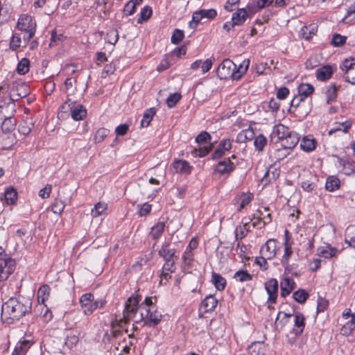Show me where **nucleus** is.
<instances>
[{"mask_svg": "<svg viewBox=\"0 0 355 355\" xmlns=\"http://www.w3.org/2000/svg\"><path fill=\"white\" fill-rule=\"evenodd\" d=\"M141 300L139 295H132L127 300L123 311V317L119 320V324H127L130 320L135 322L144 321V325L154 327L157 325L162 318V315L157 309H146L144 306L137 307Z\"/></svg>", "mask_w": 355, "mask_h": 355, "instance_id": "nucleus-1", "label": "nucleus"}, {"mask_svg": "<svg viewBox=\"0 0 355 355\" xmlns=\"http://www.w3.org/2000/svg\"><path fill=\"white\" fill-rule=\"evenodd\" d=\"M32 300L18 295L11 297L1 306V318L7 324H12L31 313Z\"/></svg>", "mask_w": 355, "mask_h": 355, "instance_id": "nucleus-2", "label": "nucleus"}, {"mask_svg": "<svg viewBox=\"0 0 355 355\" xmlns=\"http://www.w3.org/2000/svg\"><path fill=\"white\" fill-rule=\"evenodd\" d=\"M236 64L230 59H225L218 66L216 73L220 79L232 78L234 80Z\"/></svg>", "mask_w": 355, "mask_h": 355, "instance_id": "nucleus-3", "label": "nucleus"}, {"mask_svg": "<svg viewBox=\"0 0 355 355\" xmlns=\"http://www.w3.org/2000/svg\"><path fill=\"white\" fill-rule=\"evenodd\" d=\"M67 106L70 108L71 116L75 121L83 120L87 116V111L84 106L76 105V103L71 101L69 98L62 105V108L64 110Z\"/></svg>", "mask_w": 355, "mask_h": 355, "instance_id": "nucleus-4", "label": "nucleus"}, {"mask_svg": "<svg viewBox=\"0 0 355 355\" xmlns=\"http://www.w3.org/2000/svg\"><path fill=\"white\" fill-rule=\"evenodd\" d=\"M340 69L345 73L347 82L355 85V59H346L340 66Z\"/></svg>", "mask_w": 355, "mask_h": 355, "instance_id": "nucleus-5", "label": "nucleus"}, {"mask_svg": "<svg viewBox=\"0 0 355 355\" xmlns=\"http://www.w3.org/2000/svg\"><path fill=\"white\" fill-rule=\"evenodd\" d=\"M15 261L10 257L1 258L0 259V281L6 280L14 271Z\"/></svg>", "mask_w": 355, "mask_h": 355, "instance_id": "nucleus-6", "label": "nucleus"}, {"mask_svg": "<svg viewBox=\"0 0 355 355\" xmlns=\"http://www.w3.org/2000/svg\"><path fill=\"white\" fill-rule=\"evenodd\" d=\"M265 288L268 295V303L275 304L278 295V282L276 279H270L265 283Z\"/></svg>", "mask_w": 355, "mask_h": 355, "instance_id": "nucleus-7", "label": "nucleus"}, {"mask_svg": "<svg viewBox=\"0 0 355 355\" xmlns=\"http://www.w3.org/2000/svg\"><path fill=\"white\" fill-rule=\"evenodd\" d=\"M235 168V164L230 160V158H225L218 162L215 166V172L220 175H229Z\"/></svg>", "mask_w": 355, "mask_h": 355, "instance_id": "nucleus-8", "label": "nucleus"}, {"mask_svg": "<svg viewBox=\"0 0 355 355\" xmlns=\"http://www.w3.org/2000/svg\"><path fill=\"white\" fill-rule=\"evenodd\" d=\"M17 27L23 31L35 30L36 24L31 15H21L18 19Z\"/></svg>", "mask_w": 355, "mask_h": 355, "instance_id": "nucleus-9", "label": "nucleus"}, {"mask_svg": "<svg viewBox=\"0 0 355 355\" xmlns=\"http://www.w3.org/2000/svg\"><path fill=\"white\" fill-rule=\"evenodd\" d=\"M277 250V242L275 239H269L266 243L261 248L260 253L264 256L265 258L271 259L276 255Z\"/></svg>", "mask_w": 355, "mask_h": 355, "instance_id": "nucleus-10", "label": "nucleus"}, {"mask_svg": "<svg viewBox=\"0 0 355 355\" xmlns=\"http://www.w3.org/2000/svg\"><path fill=\"white\" fill-rule=\"evenodd\" d=\"M300 139V137L297 132L289 131L282 141V146L284 149H293L298 144Z\"/></svg>", "mask_w": 355, "mask_h": 355, "instance_id": "nucleus-11", "label": "nucleus"}, {"mask_svg": "<svg viewBox=\"0 0 355 355\" xmlns=\"http://www.w3.org/2000/svg\"><path fill=\"white\" fill-rule=\"evenodd\" d=\"M318 178L316 175L311 173H309L306 177L302 178L301 182V187L304 191L311 192L315 189L318 182Z\"/></svg>", "mask_w": 355, "mask_h": 355, "instance_id": "nucleus-12", "label": "nucleus"}, {"mask_svg": "<svg viewBox=\"0 0 355 355\" xmlns=\"http://www.w3.org/2000/svg\"><path fill=\"white\" fill-rule=\"evenodd\" d=\"M16 143V137L13 133H0V148L10 149Z\"/></svg>", "mask_w": 355, "mask_h": 355, "instance_id": "nucleus-13", "label": "nucleus"}, {"mask_svg": "<svg viewBox=\"0 0 355 355\" xmlns=\"http://www.w3.org/2000/svg\"><path fill=\"white\" fill-rule=\"evenodd\" d=\"M295 283L290 277H285L280 283L281 293L280 295L282 297L288 295L291 291L295 288Z\"/></svg>", "mask_w": 355, "mask_h": 355, "instance_id": "nucleus-14", "label": "nucleus"}, {"mask_svg": "<svg viewBox=\"0 0 355 355\" xmlns=\"http://www.w3.org/2000/svg\"><path fill=\"white\" fill-rule=\"evenodd\" d=\"M172 165L177 173L183 174H189L192 168L189 163L183 159H175Z\"/></svg>", "mask_w": 355, "mask_h": 355, "instance_id": "nucleus-15", "label": "nucleus"}, {"mask_svg": "<svg viewBox=\"0 0 355 355\" xmlns=\"http://www.w3.org/2000/svg\"><path fill=\"white\" fill-rule=\"evenodd\" d=\"M175 253V250L170 248V243L168 242L164 243L158 251V254L164 259V261L168 259H173Z\"/></svg>", "mask_w": 355, "mask_h": 355, "instance_id": "nucleus-16", "label": "nucleus"}, {"mask_svg": "<svg viewBox=\"0 0 355 355\" xmlns=\"http://www.w3.org/2000/svg\"><path fill=\"white\" fill-rule=\"evenodd\" d=\"M333 74V70L331 66L325 65L320 67L316 71V78L321 81L329 80Z\"/></svg>", "mask_w": 355, "mask_h": 355, "instance_id": "nucleus-17", "label": "nucleus"}, {"mask_svg": "<svg viewBox=\"0 0 355 355\" xmlns=\"http://www.w3.org/2000/svg\"><path fill=\"white\" fill-rule=\"evenodd\" d=\"M317 141L312 136H306L302 138L300 147L306 152H311L316 147Z\"/></svg>", "mask_w": 355, "mask_h": 355, "instance_id": "nucleus-18", "label": "nucleus"}, {"mask_svg": "<svg viewBox=\"0 0 355 355\" xmlns=\"http://www.w3.org/2000/svg\"><path fill=\"white\" fill-rule=\"evenodd\" d=\"M31 346V343L28 340H24L17 343L12 355H26Z\"/></svg>", "mask_w": 355, "mask_h": 355, "instance_id": "nucleus-19", "label": "nucleus"}, {"mask_svg": "<svg viewBox=\"0 0 355 355\" xmlns=\"http://www.w3.org/2000/svg\"><path fill=\"white\" fill-rule=\"evenodd\" d=\"M218 300L212 295L207 296L201 302V308L204 309L205 313H208L214 311L216 307Z\"/></svg>", "mask_w": 355, "mask_h": 355, "instance_id": "nucleus-20", "label": "nucleus"}, {"mask_svg": "<svg viewBox=\"0 0 355 355\" xmlns=\"http://www.w3.org/2000/svg\"><path fill=\"white\" fill-rule=\"evenodd\" d=\"M11 96L15 97L13 100L17 101L21 98H24L28 94L27 86L26 85H17L14 86L11 90Z\"/></svg>", "mask_w": 355, "mask_h": 355, "instance_id": "nucleus-21", "label": "nucleus"}, {"mask_svg": "<svg viewBox=\"0 0 355 355\" xmlns=\"http://www.w3.org/2000/svg\"><path fill=\"white\" fill-rule=\"evenodd\" d=\"M254 137V132L252 128H247L241 130L236 136L237 143H245Z\"/></svg>", "mask_w": 355, "mask_h": 355, "instance_id": "nucleus-22", "label": "nucleus"}, {"mask_svg": "<svg viewBox=\"0 0 355 355\" xmlns=\"http://www.w3.org/2000/svg\"><path fill=\"white\" fill-rule=\"evenodd\" d=\"M247 17L248 12L245 9H239L232 15V20L233 21V24H235V26L242 25L245 21Z\"/></svg>", "mask_w": 355, "mask_h": 355, "instance_id": "nucleus-23", "label": "nucleus"}, {"mask_svg": "<svg viewBox=\"0 0 355 355\" xmlns=\"http://www.w3.org/2000/svg\"><path fill=\"white\" fill-rule=\"evenodd\" d=\"M289 131L290 130L288 127L284 125L283 124H277L273 127L272 135L273 137H276L279 140L282 141L286 135H288Z\"/></svg>", "mask_w": 355, "mask_h": 355, "instance_id": "nucleus-24", "label": "nucleus"}, {"mask_svg": "<svg viewBox=\"0 0 355 355\" xmlns=\"http://www.w3.org/2000/svg\"><path fill=\"white\" fill-rule=\"evenodd\" d=\"M211 282L218 291H223L226 286V280L220 274L213 272Z\"/></svg>", "mask_w": 355, "mask_h": 355, "instance_id": "nucleus-25", "label": "nucleus"}, {"mask_svg": "<svg viewBox=\"0 0 355 355\" xmlns=\"http://www.w3.org/2000/svg\"><path fill=\"white\" fill-rule=\"evenodd\" d=\"M16 125V120L12 117H6L1 123V132L12 133Z\"/></svg>", "mask_w": 355, "mask_h": 355, "instance_id": "nucleus-26", "label": "nucleus"}, {"mask_svg": "<svg viewBox=\"0 0 355 355\" xmlns=\"http://www.w3.org/2000/svg\"><path fill=\"white\" fill-rule=\"evenodd\" d=\"M340 187V180L336 176L327 178L325 184V189L331 192L338 190Z\"/></svg>", "mask_w": 355, "mask_h": 355, "instance_id": "nucleus-27", "label": "nucleus"}, {"mask_svg": "<svg viewBox=\"0 0 355 355\" xmlns=\"http://www.w3.org/2000/svg\"><path fill=\"white\" fill-rule=\"evenodd\" d=\"M107 209V204L104 202H98L96 203L91 211L92 216L94 218L98 217L106 214Z\"/></svg>", "mask_w": 355, "mask_h": 355, "instance_id": "nucleus-28", "label": "nucleus"}, {"mask_svg": "<svg viewBox=\"0 0 355 355\" xmlns=\"http://www.w3.org/2000/svg\"><path fill=\"white\" fill-rule=\"evenodd\" d=\"M143 0H130L124 6L123 13L126 16L133 15L135 11L137 6L142 3Z\"/></svg>", "mask_w": 355, "mask_h": 355, "instance_id": "nucleus-29", "label": "nucleus"}, {"mask_svg": "<svg viewBox=\"0 0 355 355\" xmlns=\"http://www.w3.org/2000/svg\"><path fill=\"white\" fill-rule=\"evenodd\" d=\"M345 241L349 247L355 248V225L349 226L347 228Z\"/></svg>", "mask_w": 355, "mask_h": 355, "instance_id": "nucleus-30", "label": "nucleus"}, {"mask_svg": "<svg viewBox=\"0 0 355 355\" xmlns=\"http://www.w3.org/2000/svg\"><path fill=\"white\" fill-rule=\"evenodd\" d=\"M304 320L305 318L302 313H297L295 315V327H296L295 329V333L296 335H300L303 332L304 328L305 327Z\"/></svg>", "mask_w": 355, "mask_h": 355, "instance_id": "nucleus-31", "label": "nucleus"}, {"mask_svg": "<svg viewBox=\"0 0 355 355\" xmlns=\"http://www.w3.org/2000/svg\"><path fill=\"white\" fill-rule=\"evenodd\" d=\"M299 96L303 98L311 95L314 92V87L309 83H302L298 87Z\"/></svg>", "mask_w": 355, "mask_h": 355, "instance_id": "nucleus-32", "label": "nucleus"}, {"mask_svg": "<svg viewBox=\"0 0 355 355\" xmlns=\"http://www.w3.org/2000/svg\"><path fill=\"white\" fill-rule=\"evenodd\" d=\"M165 224L164 222H159L152 228L150 236L153 240L158 239L164 231Z\"/></svg>", "mask_w": 355, "mask_h": 355, "instance_id": "nucleus-33", "label": "nucleus"}, {"mask_svg": "<svg viewBox=\"0 0 355 355\" xmlns=\"http://www.w3.org/2000/svg\"><path fill=\"white\" fill-rule=\"evenodd\" d=\"M250 65L249 60H244L235 69L234 80H239L247 71Z\"/></svg>", "mask_w": 355, "mask_h": 355, "instance_id": "nucleus-34", "label": "nucleus"}, {"mask_svg": "<svg viewBox=\"0 0 355 355\" xmlns=\"http://www.w3.org/2000/svg\"><path fill=\"white\" fill-rule=\"evenodd\" d=\"M17 199V192L12 188H8L4 193V200L8 205H13Z\"/></svg>", "mask_w": 355, "mask_h": 355, "instance_id": "nucleus-35", "label": "nucleus"}, {"mask_svg": "<svg viewBox=\"0 0 355 355\" xmlns=\"http://www.w3.org/2000/svg\"><path fill=\"white\" fill-rule=\"evenodd\" d=\"M338 250L335 248L327 246L325 248H320L318 250V255L325 259L331 258L335 257Z\"/></svg>", "mask_w": 355, "mask_h": 355, "instance_id": "nucleus-36", "label": "nucleus"}, {"mask_svg": "<svg viewBox=\"0 0 355 355\" xmlns=\"http://www.w3.org/2000/svg\"><path fill=\"white\" fill-rule=\"evenodd\" d=\"M33 127H34V123L32 122V121L31 119H27V120L23 121L19 124L18 130L20 134L26 136L31 132V131Z\"/></svg>", "mask_w": 355, "mask_h": 355, "instance_id": "nucleus-37", "label": "nucleus"}, {"mask_svg": "<svg viewBox=\"0 0 355 355\" xmlns=\"http://www.w3.org/2000/svg\"><path fill=\"white\" fill-rule=\"evenodd\" d=\"M155 113L156 111L153 107L146 110L144 113L143 119L141 121V125L142 127H147L150 124Z\"/></svg>", "mask_w": 355, "mask_h": 355, "instance_id": "nucleus-38", "label": "nucleus"}, {"mask_svg": "<svg viewBox=\"0 0 355 355\" xmlns=\"http://www.w3.org/2000/svg\"><path fill=\"white\" fill-rule=\"evenodd\" d=\"M30 67V61L28 58H22L17 66V71L21 75H24L28 72Z\"/></svg>", "mask_w": 355, "mask_h": 355, "instance_id": "nucleus-39", "label": "nucleus"}, {"mask_svg": "<svg viewBox=\"0 0 355 355\" xmlns=\"http://www.w3.org/2000/svg\"><path fill=\"white\" fill-rule=\"evenodd\" d=\"M250 231V224L246 223L242 226H239L235 230L236 240H241Z\"/></svg>", "mask_w": 355, "mask_h": 355, "instance_id": "nucleus-40", "label": "nucleus"}, {"mask_svg": "<svg viewBox=\"0 0 355 355\" xmlns=\"http://www.w3.org/2000/svg\"><path fill=\"white\" fill-rule=\"evenodd\" d=\"M327 103L329 104L337 98V87L334 84L329 85L326 91Z\"/></svg>", "mask_w": 355, "mask_h": 355, "instance_id": "nucleus-41", "label": "nucleus"}, {"mask_svg": "<svg viewBox=\"0 0 355 355\" xmlns=\"http://www.w3.org/2000/svg\"><path fill=\"white\" fill-rule=\"evenodd\" d=\"M309 295L304 289H299L293 294V299L300 304H304L308 299Z\"/></svg>", "mask_w": 355, "mask_h": 355, "instance_id": "nucleus-42", "label": "nucleus"}, {"mask_svg": "<svg viewBox=\"0 0 355 355\" xmlns=\"http://www.w3.org/2000/svg\"><path fill=\"white\" fill-rule=\"evenodd\" d=\"M254 145L256 150H258L259 152L262 151L267 144L266 137L263 135L260 134L258 136L254 137Z\"/></svg>", "mask_w": 355, "mask_h": 355, "instance_id": "nucleus-43", "label": "nucleus"}, {"mask_svg": "<svg viewBox=\"0 0 355 355\" xmlns=\"http://www.w3.org/2000/svg\"><path fill=\"white\" fill-rule=\"evenodd\" d=\"M105 304V300H99L95 302H92L87 309H85L83 312L85 315H91L95 310L99 308H102Z\"/></svg>", "mask_w": 355, "mask_h": 355, "instance_id": "nucleus-44", "label": "nucleus"}, {"mask_svg": "<svg viewBox=\"0 0 355 355\" xmlns=\"http://www.w3.org/2000/svg\"><path fill=\"white\" fill-rule=\"evenodd\" d=\"M234 278L240 282L250 281L252 279V275H250L247 270H239L234 275Z\"/></svg>", "mask_w": 355, "mask_h": 355, "instance_id": "nucleus-45", "label": "nucleus"}, {"mask_svg": "<svg viewBox=\"0 0 355 355\" xmlns=\"http://www.w3.org/2000/svg\"><path fill=\"white\" fill-rule=\"evenodd\" d=\"M94 297L92 293L83 294L80 298V304L82 308L87 309L94 301Z\"/></svg>", "mask_w": 355, "mask_h": 355, "instance_id": "nucleus-46", "label": "nucleus"}, {"mask_svg": "<svg viewBox=\"0 0 355 355\" xmlns=\"http://www.w3.org/2000/svg\"><path fill=\"white\" fill-rule=\"evenodd\" d=\"M119 39V33L116 29H110L107 32L105 40L110 44H115Z\"/></svg>", "mask_w": 355, "mask_h": 355, "instance_id": "nucleus-47", "label": "nucleus"}, {"mask_svg": "<svg viewBox=\"0 0 355 355\" xmlns=\"http://www.w3.org/2000/svg\"><path fill=\"white\" fill-rule=\"evenodd\" d=\"M151 7L146 6L144 7L140 12V17L137 19L138 23H141L143 21H147L152 15Z\"/></svg>", "mask_w": 355, "mask_h": 355, "instance_id": "nucleus-48", "label": "nucleus"}, {"mask_svg": "<svg viewBox=\"0 0 355 355\" xmlns=\"http://www.w3.org/2000/svg\"><path fill=\"white\" fill-rule=\"evenodd\" d=\"M284 253L282 259V263L284 266H287L288 264V259L291 256L293 251L291 248V243H284Z\"/></svg>", "mask_w": 355, "mask_h": 355, "instance_id": "nucleus-49", "label": "nucleus"}, {"mask_svg": "<svg viewBox=\"0 0 355 355\" xmlns=\"http://www.w3.org/2000/svg\"><path fill=\"white\" fill-rule=\"evenodd\" d=\"M181 94L178 92L170 94L166 99V104L168 107L170 108L174 107L178 102L181 99Z\"/></svg>", "mask_w": 355, "mask_h": 355, "instance_id": "nucleus-50", "label": "nucleus"}, {"mask_svg": "<svg viewBox=\"0 0 355 355\" xmlns=\"http://www.w3.org/2000/svg\"><path fill=\"white\" fill-rule=\"evenodd\" d=\"M109 134V130L101 128L98 129L95 135H94V142L95 143H101L102 142L105 138Z\"/></svg>", "mask_w": 355, "mask_h": 355, "instance_id": "nucleus-51", "label": "nucleus"}, {"mask_svg": "<svg viewBox=\"0 0 355 355\" xmlns=\"http://www.w3.org/2000/svg\"><path fill=\"white\" fill-rule=\"evenodd\" d=\"M352 126V122L349 121H347L344 123H342L340 124L338 128L331 129L329 131V135H331L333 133L336 132V131H342L343 132H347L349 129Z\"/></svg>", "mask_w": 355, "mask_h": 355, "instance_id": "nucleus-52", "label": "nucleus"}, {"mask_svg": "<svg viewBox=\"0 0 355 355\" xmlns=\"http://www.w3.org/2000/svg\"><path fill=\"white\" fill-rule=\"evenodd\" d=\"M184 36L183 31L175 28L171 36V42L174 44H178L183 40Z\"/></svg>", "mask_w": 355, "mask_h": 355, "instance_id": "nucleus-53", "label": "nucleus"}, {"mask_svg": "<svg viewBox=\"0 0 355 355\" xmlns=\"http://www.w3.org/2000/svg\"><path fill=\"white\" fill-rule=\"evenodd\" d=\"M183 261L188 268H191L193 261V254L191 250L186 249L182 255Z\"/></svg>", "mask_w": 355, "mask_h": 355, "instance_id": "nucleus-54", "label": "nucleus"}, {"mask_svg": "<svg viewBox=\"0 0 355 355\" xmlns=\"http://www.w3.org/2000/svg\"><path fill=\"white\" fill-rule=\"evenodd\" d=\"M211 138V135L207 132L203 131L196 137V141L198 144H205L209 142Z\"/></svg>", "mask_w": 355, "mask_h": 355, "instance_id": "nucleus-55", "label": "nucleus"}, {"mask_svg": "<svg viewBox=\"0 0 355 355\" xmlns=\"http://www.w3.org/2000/svg\"><path fill=\"white\" fill-rule=\"evenodd\" d=\"M346 39V37L336 33L333 35L331 44L334 46H340L345 43Z\"/></svg>", "mask_w": 355, "mask_h": 355, "instance_id": "nucleus-56", "label": "nucleus"}, {"mask_svg": "<svg viewBox=\"0 0 355 355\" xmlns=\"http://www.w3.org/2000/svg\"><path fill=\"white\" fill-rule=\"evenodd\" d=\"M21 45V37L19 35L15 33L12 35L10 42V48L12 51H16Z\"/></svg>", "mask_w": 355, "mask_h": 355, "instance_id": "nucleus-57", "label": "nucleus"}, {"mask_svg": "<svg viewBox=\"0 0 355 355\" xmlns=\"http://www.w3.org/2000/svg\"><path fill=\"white\" fill-rule=\"evenodd\" d=\"M151 205L146 202L143 205H138L137 208L139 210V215L140 216H144L148 215L151 211Z\"/></svg>", "mask_w": 355, "mask_h": 355, "instance_id": "nucleus-58", "label": "nucleus"}, {"mask_svg": "<svg viewBox=\"0 0 355 355\" xmlns=\"http://www.w3.org/2000/svg\"><path fill=\"white\" fill-rule=\"evenodd\" d=\"M202 19L200 10L195 12L192 16V21L189 22V27L191 28H196L198 22Z\"/></svg>", "mask_w": 355, "mask_h": 355, "instance_id": "nucleus-59", "label": "nucleus"}, {"mask_svg": "<svg viewBox=\"0 0 355 355\" xmlns=\"http://www.w3.org/2000/svg\"><path fill=\"white\" fill-rule=\"evenodd\" d=\"M261 342H254L248 347V353L250 355H259L261 349Z\"/></svg>", "mask_w": 355, "mask_h": 355, "instance_id": "nucleus-60", "label": "nucleus"}, {"mask_svg": "<svg viewBox=\"0 0 355 355\" xmlns=\"http://www.w3.org/2000/svg\"><path fill=\"white\" fill-rule=\"evenodd\" d=\"M63 37L64 36L62 34H58L55 30L52 31L51 34V42L49 45L51 46L56 45L58 42L62 41L63 40Z\"/></svg>", "mask_w": 355, "mask_h": 355, "instance_id": "nucleus-61", "label": "nucleus"}, {"mask_svg": "<svg viewBox=\"0 0 355 355\" xmlns=\"http://www.w3.org/2000/svg\"><path fill=\"white\" fill-rule=\"evenodd\" d=\"M252 194L251 193H243L241 197V202L239 206V210L248 205L252 200Z\"/></svg>", "mask_w": 355, "mask_h": 355, "instance_id": "nucleus-62", "label": "nucleus"}, {"mask_svg": "<svg viewBox=\"0 0 355 355\" xmlns=\"http://www.w3.org/2000/svg\"><path fill=\"white\" fill-rule=\"evenodd\" d=\"M328 306L329 302L324 298L320 297L318 300L317 312L320 313L324 311L327 309Z\"/></svg>", "mask_w": 355, "mask_h": 355, "instance_id": "nucleus-63", "label": "nucleus"}, {"mask_svg": "<svg viewBox=\"0 0 355 355\" xmlns=\"http://www.w3.org/2000/svg\"><path fill=\"white\" fill-rule=\"evenodd\" d=\"M50 293V287L48 285L42 286L38 290V295L42 296V301L44 300L48 297Z\"/></svg>", "mask_w": 355, "mask_h": 355, "instance_id": "nucleus-64", "label": "nucleus"}]
</instances>
